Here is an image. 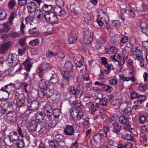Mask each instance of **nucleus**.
<instances>
[{
    "label": "nucleus",
    "mask_w": 148,
    "mask_h": 148,
    "mask_svg": "<svg viewBox=\"0 0 148 148\" xmlns=\"http://www.w3.org/2000/svg\"><path fill=\"white\" fill-rule=\"evenodd\" d=\"M7 61L8 63L11 64L12 66L16 69V72L21 70L22 67L21 64L18 63V57L17 55L12 53L9 55Z\"/></svg>",
    "instance_id": "f257e3e1"
},
{
    "label": "nucleus",
    "mask_w": 148,
    "mask_h": 148,
    "mask_svg": "<svg viewBox=\"0 0 148 148\" xmlns=\"http://www.w3.org/2000/svg\"><path fill=\"white\" fill-rule=\"evenodd\" d=\"M98 18L97 20V22L99 26H103L104 23L105 27H106V25L107 26L109 25V24L107 22L108 20V16L105 12L102 9L100 10L98 12Z\"/></svg>",
    "instance_id": "f03ea898"
},
{
    "label": "nucleus",
    "mask_w": 148,
    "mask_h": 148,
    "mask_svg": "<svg viewBox=\"0 0 148 148\" xmlns=\"http://www.w3.org/2000/svg\"><path fill=\"white\" fill-rule=\"evenodd\" d=\"M68 89L71 94L75 95V97L76 98H79L83 93L84 87L81 85H78L77 86L76 90L73 86H70Z\"/></svg>",
    "instance_id": "7ed1b4c3"
},
{
    "label": "nucleus",
    "mask_w": 148,
    "mask_h": 148,
    "mask_svg": "<svg viewBox=\"0 0 148 148\" xmlns=\"http://www.w3.org/2000/svg\"><path fill=\"white\" fill-rule=\"evenodd\" d=\"M51 66L49 64L47 63H42L37 68L36 72L40 78H43L45 72L51 69Z\"/></svg>",
    "instance_id": "20e7f679"
},
{
    "label": "nucleus",
    "mask_w": 148,
    "mask_h": 148,
    "mask_svg": "<svg viewBox=\"0 0 148 148\" xmlns=\"http://www.w3.org/2000/svg\"><path fill=\"white\" fill-rule=\"evenodd\" d=\"M44 18L47 22L51 24H57L59 21V18L53 12L46 14L44 16Z\"/></svg>",
    "instance_id": "39448f33"
},
{
    "label": "nucleus",
    "mask_w": 148,
    "mask_h": 148,
    "mask_svg": "<svg viewBox=\"0 0 148 148\" xmlns=\"http://www.w3.org/2000/svg\"><path fill=\"white\" fill-rule=\"evenodd\" d=\"M71 115L72 119L74 121H79L84 117L82 112L78 109L75 108H72L70 110Z\"/></svg>",
    "instance_id": "423d86ee"
},
{
    "label": "nucleus",
    "mask_w": 148,
    "mask_h": 148,
    "mask_svg": "<svg viewBox=\"0 0 148 148\" xmlns=\"http://www.w3.org/2000/svg\"><path fill=\"white\" fill-rule=\"evenodd\" d=\"M23 64L25 67V70L27 73L29 72L32 66V63L29 61V59H27L25 62L23 63ZM23 75L25 76V79H27L29 77L28 73H24Z\"/></svg>",
    "instance_id": "0eeeda50"
},
{
    "label": "nucleus",
    "mask_w": 148,
    "mask_h": 148,
    "mask_svg": "<svg viewBox=\"0 0 148 148\" xmlns=\"http://www.w3.org/2000/svg\"><path fill=\"white\" fill-rule=\"evenodd\" d=\"M53 110L51 106L49 104L46 105L44 107V113L45 116L48 119H50L51 117L53 115Z\"/></svg>",
    "instance_id": "6e6552de"
},
{
    "label": "nucleus",
    "mask_w": 148,
    "mask_h": 148,
    "mask_svg": "<svg viewBox=\"0 0 148 148\" xmlns=\"http://www.w3.org/2000/svg\"><path fill=\"white\" fill-rule=\"evenodd\" d=\"M75 130L72 125H67L64 129V132L67 136H73L75 134Z\"/></svg>",
    "instance_id": "1a4fd4ad"
},
{
    "label": "nucleus",
    "mask_w": 148,
    "mask_h": 148,
    "mask_svg": "<svg viewBox=\"0 0 148 148\" xmlns=\"http://www.w3.org/2000/svg\"><path fill=\"white\" fill-rule=\"evenodd\" d=\"M132 53L133 57L136 60L140 61V60L143 59V56L142 51L141 50L138 49L137 48L133 49Z\"/></svg>",
    "instance_id": "9d476101"
},
{
    "label": "nucleus",
    "mask_w": 148,
    "mask_h": 148,
    "mask_svg": "<svg viewBox=\"0 0 148 148\" xmlns=\"http://www.w3.org/2000/svg\"><path fill=\"white\" fill-rule=\"evenodd\" d=\"M40 125L39 123H38L36 121H32L29 123V125L27 127V130L30 132L34 133L36 131L38 125Z\"/></svg>",
    "instance_id": "9b49d317"
},
{
    "label": "nucleus",
    "mask_w": 148,
    "mask_h": 148,
    "mask_svg": "<svg viewBox=\"0 0 148 148\" xmlns=\"http://www.w3.org/2000/svg\"><path fill=\"white\" fill-rule=\"evenodd\" d=\"M70 73V72L65 71L62 72L63 77V84L66 86L69 85V78L71 75Z\"/></svg>",
    "instance_id": "f8f14e48"
},
{
    "label": "nucleus",
    "mask_w": 148,
    "mask_h": 148,
    "mask_svg": "<svg viewBox=\"0 0 148 148\" xmlns=\"http://www.w3.org/2000/svg\"><path fill=\"white\" fill-rule=\"evenodd\" d=\"M38 105L39 102L36 100L28 102L27 104L29 109L32 111L36 110L38 107Z\"/></svg>",
    "instance_id": "ddd939ff"
},
{
    "label": "nucleus",
    "mask_w": 148,
    "mask_h": 148,
    "mask_svg": "<svg viewBox=\"0 0 148 148\" xmlns=\"http://www.w3.org/2000/svg\"><path fill=\"white\" fill-rule=\"evenodd\" d=\"M37 8V5L36 3L33 1H30L27 3V8L28 12L31 14L35 11Z\"/></svg>",
    "instance_id": "4468645a"
},
{
    "label": "nucleus",
    "mask_w": 148,
    "mask_h": 148,
    "mask_svg": "<svg viewBox=\"0 0 148 148\" xmlns=\"http://www.w3.org/2000/svg\"><path fill=\"white\" fill-rule=\"evenodd\" d=\"M3 108L4 112L6 114L10 113V112H13V107L12 104L10 103H6L4 104L3 107Z\"/></svg>",
    "instance_id": "2eb2a0df"
},
{
    "label": "nucleus",
    "mask_w": 148,
    "mask_h": 148,
    "mask_svg": "<svg viewBox=\"0 0 148 148\" xmlns=\"http://www.w3.org/2000/svg\"><path fill=\"white\" fill-rule=\"evenodd\" d=\"M11 142L13 143L14 142H16L19 139V137L17 132L13 131L10 133L8 136Z\"/></svg>",
    "instance_id": "dca6fc26"
},
{
    "label": "nucleus",
    "mask_w": 148,
    "mask_h": 148,
    "mask_svg": "<svg viewBox=\"0 0 148 148\" xmlns=\"http://www.w3.org/2000/svg\"><path fill=\"white\" fill-rule=\"evenodd\" d=\"M52 76L51 77L49 81V82L53 84V85L58 84L59 79L58 75L56 73H52Z\"/></svg>",
    "instance_id": "f3484780"
},
{
    "label": "nucleus",
    "mask_w": 148,
    "mask_h": 148,
    "mask_svg": "<svg viewBox=\"0 0 148 148\" xmlns=\"http://www.w3.org/2000/svg\"><path fill=\"white\" fill-rule=\"evenodd\" d=\"M39 93L41 97L45 98H49L53 95V93L51 92L49 90H45L44 92L40 91Z\"/></svg>",
    "instance_id": "a211bd4d"
},
{
    "label": "nucleus",
    "mask_w": 148,
    "mask_h": 148,
    "mask_svg": "<svg viewBox=\"0 0 148 148\" xmlns=\"http://www.w3.org/2000/svg\"><path fill=\"white\" fill-rule=\"evenodd\" d=\"M41 78V79L38 82V86L41 89H46L49 86L48 82H46L45 80L42 78Z\"/></svg>",
    "instance_id": "6ab92c4d"
},
{
    "label": "nucleus",
    "mask_w": 148,
    "mask_h": 148,
    "mask_svg": "<svg viewBox=\"0 0 148 148\" xmlns=\"http://www.w3.org/2000/svg\"><path fill=\"white\" fill-rule=\"evenodd\" d=\"M2 88H3L5 91L7 92V95H9L10 93L12 91V88H14V84L10 83L2 87Z\"/></svg>",
    "instance_id": "aec40b11"
},
{
    "label": "nucleus",
    "mask_w": 148,
    "mask_h": 148,
    "mask_svg": "<svg viewBox=\"0 0 148 148\" xmlns=\"http://www.w3.org/2000/svg\"><path fill=\"white\" fill-rule=\"evenodd\" d=\"M139 122L142 124H144L147 122H148V114L145 113L141 115L139 117Z\"/></svg>",
    "instance_id": "412c9836"
},
{
    "label": "nucleus",
    "mask_w": 148,
    "mask_h": 148,
    "mask_svg": "<svg viewBox=\"0 0 148 148\" xmlns=\"http://www.w3.org/2000/svg\"><path fill=\"white\" fill-rule=\"evenodd\" d=\"M7 114V119L11 122H14L16 120V116L14 112H10Z\"/></svg>",
    "instance_id": "4be33fe9"
},
{
    "label": "nucleus",
    "mask_w": 148,
    "mask_h": 148,
    "mask_svg": "<svg viewBox=\"0 0 148 148\" xmlns=\"http://www.w3.org/2000/svg\"><path fill=\"white\" fill-rule=\"evenodd\" d=\"M64 67L66 71L70 72L73 71V67L71 63L69 62H67L64 65Z\"/></svg>",
    "instance_id": "5701e85b"
},
{
    "label": "nucleus",
    "mask_w": 148,
    "mask_h": 148,
    "mask_svg": "<svg viewBox=\"0 0 148 148\" xmlns=\"http://www.w3.org/2000/svg\"><path fill=\"white\" fill-rule=\"evenodd\" d=\"M109 129L106 127H104L103 129L100 130L98 132V133L101 136L107 137V133L109 131Z\"/></svg>",
    "instance_id": "b1692460"
},
{
    "label": "nucleus",
    "mask_w": 148,
    "mask_h": 148,
    "mask_svg": "<svg viewBox=\"0 0 148 148\" xmlns=\"http://www.w3.org/2000/svg\"><path fill=\"white\" fill-rule=\"evenodd\" d=\"M10 46V43L6 42L0 46V53H3L6 51Z\"/></svg>",
    "instance_id": "393cba45"
},
{
    "label": "nucleus",
    "mask_w": 148,
    "mask_h": 148,
    "mask_svg": "<svg viewBox=\"0 0 148 148\" xmlns=\"http://www.w3.org/2000/svg\"><path fill=\"white\" fill-rule=\"evenodd\" d=\"M11 26L9 25L8 22L7 23H4L3 26H0L2 27L1 29H0L1 32L4 33L8 32L10 29Z\"/></svg>",
    "instance_id": "a878e982"
},
{
    "label": "nucleus",
    "mask_w": 148,
    "mask_h": 148,
    "mask_svg": "<svg viewBox=\"0 0 148 148\" xmlns=\"http://www.w3.org/2000/svg\"><path fill=\"white\" fill-rule=\"evenodd\" d=\"M17 16L16 13L15 12H11L8 20V24L10 26L13 25V21Z\"/></svg>",
    "instance_id": "bb28decb"
},
{
    "label": "nucleus",
    "mask_w": 148,
    "mask_h": 148,
    "mask_svg": "<svg viewBox=\"0 0 148 148\" xmlns=\"http://www.w3.org/2000/svg\"><path fill=\"white\" fill-rule=\"evenodd\" d=\"M112 125L113 126L112 130L113 132L116 134L119 133L121 128V126L116 123H113Z\"/></svg>",
    "instance_id": "cd10ccee"
},
{
    "label": "nucleus",
    "mask_w": 148,
    "mask_h": 148,
    "mask_svg": "<svg viewBox=\"0 0 148 148\" xmlns=\"http://www.w3.org/2000/svg\"><path fill=\"white\" fill-rule=\"evenodd\" d=\"M53 9V6L51 5L44 4L42 7V10L46 12H51Z\"/></svg>",
    "instance_id": "c85d7f7f"
},
{
    "label": "nucleus",
    "mask_w": 148,
    "mask_h": 148,
    "mask_svg": "<svg viewBox=\"0 0 148 148\" xmlns=\"http://www.w3.org/2000/svg\"><path fill=\"white\" fill-rule=\"evenodd\" d=\"M47 121H48L47 120H49V121L48 122V125L49 127L51 128H54L58 123V121L56 119H54L51 121V117L50 119H48L47 118Z\"/></svg>",
    "instance_id": "c756f323"
},
{
    "label": "nucleus",
    "mask_w": 148,
    "mask_h": 148,
    "mask_svg": "<svg viewBox=\"0 0 148 148\" xmlns=\"http://www.w3.org/2000/svg\"><path fill=\"white\" fill-rule=\"evenodd\" d=\"M120 78L124 81H128L130 80L132 82H134L135 80V79L134 75H132L131 77H124L122 75H120Z\"/></svg>",
    "instance_id": "7c9ffc66"
},
{
    "label": "nucleus",
    "mask_w": 148,
    "mask_h": 148,
    "mask_svg": "<svg viewBox=\"0 0 148 148\" xmlns=\"http://www.w3.org/2000/svg\"><path fill=\"white\" fill-rule=\"evenodd\" d=\"M119 119V121L120 123L123 124H125L128 127H130V125L128 124L127 119L125 117L123 116H120Z\"/></svg>",
    "instance_id": "2f4dec72"
},
{
    "label": "nucleus",
    "mask_w": 148,
    "mask_h": 148,
    "mask_svg": "<svg viewBox=\"0 0 148 148\" xmlns=\"http://www.w3.org/2000/svg\"><path fill=\"white\" fill-rule=\"evenodd\" d=\"M7 92L2 87L0 90V99H5V98L7 97L9 95H7Z\"/></svg>",
    "instance_id": "473e14b6"
},
{
    "label": "nucleus",
    "mask_w": 148,
    "mask_h": 148,
    "mask_svg": "<svg viewBox=\"0 0 148 148\" xmlns=\"http://www.w3.org/2000/svg\"><path fill=\"white\" fill-rule=\"evenodd\" d=\"M104 66L106 68L105 69L106 73L107 75H108L110 73V72L111 70H113L114 68L113 66L111 64H107V65H105Z\"/></svg>",
    "instance_id": "72a5a7b5"
},
{
    "label": "nucleus",
    "mask_w": 148,
    "mask_h": 148,
    "mask_svg": "<svg viewBox=\"0 0 148 148\" xmlns=\"http://www.w3.org/2000/svg\"><path fill=\"white\" fill-rule=\"evenodd\" d=\"M131 108L127 107L122 110V114L124 115H129L131 114Z\"/></svg>",
    "instance_id": "f704fd0d"
},
{
    "label": "nucleus",
    "mask_w": 148,
    "mask_h": 148,
    "mask_svg": "<svg viewBox=\"0 0 148 148\" xmlns=\"http://www.w3.org/2000/svg\"><path fill=\"white\" fill-rule=\"evenodd\" d=\"M29 34L33 36H35L38 34V32L36 27H31L29 31Z\"/></svg>",
    "instance_id": "c9c22d12"
},
{
    "label": "nucleus",
    "mask_w": 148,
    "mask_h": 148,
    "mask_svg": "<svg viewBox=\"0 0 148 148\" xmlns=\"http://www.w3.org/2000/svg\"><path fill=\"white\" fill-rule=\"evenodd\" d=\"M14 97L16 100L25 99L24 95L23 93H19L17 92L15 93Z\"/></svg>",
    "instance_id": "e433bc0d"
},
{
    "label": "nucleus",
    "mask_w": 148,
    "mask_h": 148,
    "mask_svg": "<svg viewBox=\"0 0 148 148\" xmlns=\"http://www.w3.org/2000/svg\"><path fill=\"white\" fill-rule=\"evenodd\" d=\"M122 138L123 139L127 140H131L132 141H134V137L130 134H126L122 136Z\"/></svg>",
    "instance_id": "4c0bfd02"
},
{
    "label": "nucleus",
    "mask_w": 148,
    "mask_h": 148,
    "mask_svg": "<svg viewBox=\"0 0 148 148\" xmlns=\"http://www.w3.org/2000/svg\"><path fill=\"white\" fill-rule=\"evenodd\" d=\"M61 111L59 109L55 108L53 110V114L55 118H58L60 114Z\"/></svg>",
    "instance_id": "58836bf2"
},
{
    "label": "nucleus",
    "mask_w": 148,
    "mask_h": 148,
    "mask_svg": "<svg viewBox=\"0 0 148 148\" xmlns=\"http://www.w3.org/2000/svg\"><path fill=\"white\" fill-rule=\"evenodd\" d=\"M15 143L16 145L20 148L23 147L25 146V142L23 139H18Z\"/></svg>",
    "instance_id": "ea45409f"
},
{
    "label": "nucleus",
    "mask_w": 148,
    "mask_h": 148,
    "mask_svg": "<svg viewBox=\"0 0 148 148\" xmlns=\"http://www.w3.org/2000/svg\"><path fill=\"white\" fill-rule=\"evenodd\" d=\"M48 143L49 146L53 148H58V143L55 140L49 141Z\"/></svg>",
    "instance_id": "a19ab883"
},
{
    "label": "nucleus",
    "mask_w": 148,
    "mask_h": 148,
    "mask_svg": "<svg viewBox=\"0 0 148 148\" xmlns=\"http://www.w3.org/2000/svg\"><path fill=\"white\" fill-rule=\"evenodd\" d=\"M140 139L141 143H147L148 140V133H145L144 134L140 136Z\"/></svg>",
    "instance_id": "79ce46f5"
},
{
    "label": "nucleus",
    "mask_w": 148,
    "mask_h": 148,
    "mask_svg": "<svg viewBox=\"0 0 148 148\" xmlns=\"http://www.w3.org/2000/svg\"><path fill=\"white\" fill-rule=\"evenodd\" d=\"M43 115L41 112H38L36 114V119L40 121H42L44 119Z\"/></svg>",
    "instance_id": "37998d69"
},
{
    "label": "nucleus",
    "mask_w": 148,
    "mask_h": 148,
    "mask_svg": "<svg viewBox=\"0 0 148 148\" xmlns=\"http://www.w3.org/2000/svg\"><path fill=\"white\" fill-rule=\"evenodd\" d=\"M7 16V12L4 10L0 8V20H3Z\"/></svg>",
    "instance_id": "c03bdc74"
},
{
    "label": "nucleus",
    "mask_w": 148,
    "mask_h": 148,
    "mask_svg": "<svg viewBox=\"0 0 148 148\" xmlns=\"http://www.w3.org/2000/svg\"><path fill=\"white\" fill-rule=\"evenodd\" d=\"M34 14L36 15H38L37 18H38L40 19L41 18H42L44 16L43 12L41 10H37L35 11L34 12Z\"/></svg>",
    "instance_id": "a18cd8bd"
},
{
    "label": "nucleus",
    "mask_w": 148,
    "mask_h": 148,
    "mask_svg": "<svg viewBox=\"0 0 148 148\" xmlns=\"http://www.w3.org/2000/svg\"><path fill=\"white\" fill-rule=\"evenodd\" d=\"M120 36L119 35L115 34L112 37V41L114 43L118 44L119 42Z\"/></svg>",
    "instance_id": "49530a36"
},
{
    "label": "nucleus",
    "mask_w": 148,
    "mask_h": 148,
    "mask_svg": "<svg viewBox=\"0 0 148 148\" xmlns=\"http://www.w3.org/2000/svg\"><path fill=\"white\" fill-rule=\"evenodd\" d=\"M63 136L62 135L60 134H57L55 136L54 138L55 140L58 142H63L64 141V139Z\"/></svg>",
    "instance_id": "de8ad7c7"
},
{
    "label": "nucleus",
    "mask_w": 148,
    "mask_h": 148,
    "mask_svg": "<svg viewBox=\"0 0 148 148\" xmlns=\"http://www.w3.org/2000/svg\"><path fill=\"white\" fill-rule=\"evenodd\" d=\"M16 2L15 0H10L8 3V6L10 9H12L15 6Z\"/></svg>",
    "instance_id": "09e8293b"
},
{
    "label": "nucleus",
    "mask_w": 148,
    "mask_h": 148,
    "mask_svg": "<svg viewBox=\"0 0 148 148\" xmlns=\"http://www.w3.org/2000/svg\"><path fill=\"white\" fill-rule=\"evenodd\" d=\"M101 138L102 136L98 133L93 136V139L94 141L98 143L101 142Z\"/></svg>",
    "instance_id": "8fccbe9b"
},
{
    "label": "nucleus",
    "mask_w": 148,
    "mask_h": 148,
    "mask_svg": "<svg viewBox=\"0 0 148 148\" xmlns=\"http://www.w3.org/2000/svg\"><path fill=\"white\" fill-rule=\"evenodd\" d=\"M25 99L16 100V105L18 107H21L23 106H24L25 102Z\"/></svg>",
    "instance_id": "3c124183"
},
{
    "label": "nucleus",
    "mask_w": 148,
    "mask_h": 148,
    "mask_svg": "<svg viewBox=\"0 0 148 148\" xmlns=\"http://www.w3.org/2000/svg\"><path fill=\"white\" fill-rule=\"evenodd\" d=\"M108 103L107 99L106 98H103L99 99V103L103 106H106Z\"/></svg>",
    "instance_id": "603ef678"
},
{
    "label": "nucleus",
    "mask_w": 148,
    "mask_h": 148,
    "mask_svg": "<svg viewBox=\"0 0 148 148\" xmlns=\"http://www.w3.org/2000/svg\"><path fill=\"white\" fill-rule=\"evenodd\" d=\"M39 41L38 39H35L30 41L29 42V45L32 46L38 45L39 44Z\"/></svg>",
    "instance_id": "864d4df0"
},
{
    "label": "nucleus",
    "mask_w": 148,
    "mask_h": 148,
    "mask_svg": "<svg viewBox=\"0 0 148 148\" xmlns=\"http://www.w3.org/2000/svg\"><path fill=\"white\" fill-rule=\"evenodd\" d=\"M84 21L86 23H90L91 21L90 15L88 14H86L84 15Z\"/></svg>",
    "instance_id": "5fc2aeb1"
},
{
    "label": "nucleus",
    "mask_w": 148,
    "mask_h": 148,
    "mask_svg": "<svg viewBox=\"0 0 148 148\" xmlns=\"http://www.w3.org/2000/svg\"><path fill=\"white\" fill-rule=\"evenodd\" d=\"M112 88L109 85L105 84L103 87V90L108 92L110 93L112 91Z\"/></svg>",
    "instance_id": "6e6d98bb"
},
{
    "label": "nucleus",
    "mask_w": 148,
    "mask_h": 148,
    "mask_svg": "<svg viewBox=\"0 0 148 148\" xmlns=\"http://www.w3.org/2000/svg\"><path fill=\"white\" fill-rule=\"evenodd\" d=\"M75 104H73V105L75 107L76 109H78L80 110V111H81V109L84 108V106L82 105L81 103L78 102L77 101H76V102L74 103Z\"/></svg>",
    "instance_id": "4d7b16f0"
},
{
    "label": "nucleus",
    "mask_w": 148,
    "mask_h": 148,
    "mask_svg": "<svg viewBox=\"0 0 148 148\" xmlns=\"http://www.w3.org/2000/svg\"><path fill=\"white\" fill-rule=\"evenodd\" d=\"M10 35L11 37L15 38L19 37L21 35L19 33L13 32L10 33Z\"/></svg>",
    "instance_id": "13d9d810"
},
{
    "label": "nucleus",
    "mask_w": 148,
    "mask_h": 148,
    "mask_svg": "<svg viewBox=\"0 0 148 148\" xmlns=\"http://www.w3.org/2000/svg\"><path fill=\"white\" fill-rule=\"evenodd\" d=\"M58 55V53L57 52H53L48 51H47V57L49 58H52L53 56H55Z\"/></svg>",
    "instance_id": "bf43d9fd"
},
{
    "label": "nucleus",
    "mask_w": 148,
    "mask_h": 148,
    "mask_svg": "<svg viewBox=\"0 0 148 148\" xmlns=\"http://www.w3.org/2000/svg\"><path fill=\"white\" fill-rule=\"evenodd\" d=\"M146 98V96L143 95H139L137 97L138 101L141 103L144 101Z\"/></svg>",
    "instance_id": "052dcab7"
},
{
    "label": "nucleus",
    "mask_w": 148,
    "mask_h": 148,
    "mask_svg": "<svg viewBox=\"0 0 148 148\" xmlns=\"http://www.w3.org/2000/svg\"><path fill=\"white\" fill-rule=\"evenodd\" d=\"M99 104L95 103H93V104H92L91 108L92 111L95 112L99 108Z\"/></svg>",
    "instance_id": "680f3d73"
},
{
    "label": "nucleus",
    "mask_w": 148,
    "mask_h": 148,
    "mask_svg": "<svg viewBox=\"0 0 148 148\" xmlns=\"http://www.w3.org/2000/svg\"><path fill=\"white\" fill-rule=\"evenodd\" d=\"M126 11L124 9L122 10L120 13V18L122 21H124L125 19V14H126Z\"/></svg>",
    "instance_id": "e2e57ef3"
},
{
    "label": "nucleus",
    "mask_w": 148,
    "mask_h": 148,
    "mask_svg": "<svg viewBox=\"0 0 148 148\" xmlns=\"http://www.w3.org/2000/svg\"><path fill=\"white\" fill-rule=\"evenodd\" d=\"M61 7L58 6L57 7H56L54 9V11L55 13V14L58 16H60V13H59V11H61Z\"/></svg>",
    "instance_id": "0e129e2a"
},
{
    "label": "nucleus",
    "mask_w": 148,
    "mask_h": 148,
    "mask_svg": "<svg viewBox=\"0 0 148 148\" xmlns=\"http://www.w3.org/2000/svg\"><path fill=\"white\" fill-rule=\"evenodd\" d=\"M40 133L42 134H45L47 133H48L49 132L48 129L45 127H44L41 128L40 130H39Z\"/></svg>",
    "instance_id": "69168bd1"
},
{
    "label": "nucleus",
    "mask_w": 148,
    "mask_h": 148,
    "mask_svg": "<svg viewBox=\"0 0 148 148\" xmlns=\"http://www.w3.org/2000/svg\"><path fill=\"white\" fill-rule=\"evenodd\" d=\"M111 59L114 61L118 62V61H119L121 59V57L119 55H118L117 56L116 55H114L111 56Z\"/></svg>",
    "instance_id": "338daca9"
},
{
    "label": "nucleus",
    "mask_w": 148,
    "mask_h": 148,
    "mask_svg": "<svg viewBox=\"0 0 148 148\" xmlns=\"http://www.w3.org/2000/svg\"><path fill=\"white\" fill-rule=\"evenodd\" d=\"M81 124L84 126H87L89 124L88 119L85 118L83 119L81 121Z\"/></svg>",
    "instance_id": "774afa93"
}]
</instances>
